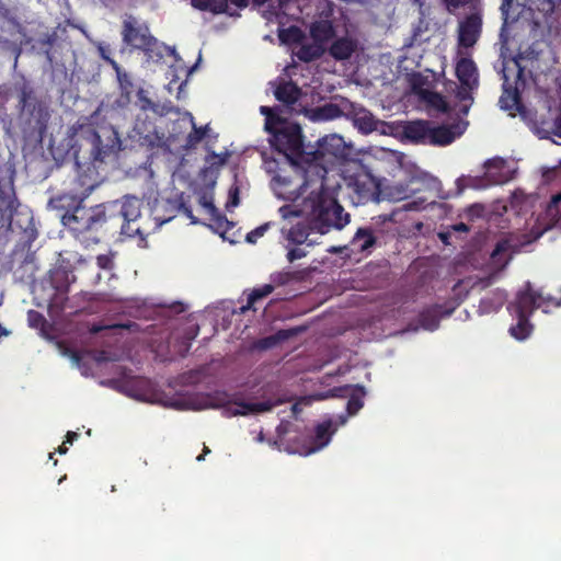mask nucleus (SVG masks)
<instances>
[{"label": "nucleus", "instance_id": "63", "mask_svg": "<svg viewBox=\"0 0 561 561\" xmlns=\"http://www.w3.org/2000/svg\"><path fill=\"white\" fill-rule=\"evenodd\" d=\"M138 327L135 322L124 323V324H115L113 328H122L127 330H133L134 328Z\"/></svg>", "mask_w": 561, "mask_h": 561}, {"label": "nucleus", "instance_id": "64", "mask_svg": "<svg viewBox=\"0 0 561 561\" xmlns=\"http://www.w3.org/2000/svg\"><path fill=\"white\" fill-rule=\"evenodd\" d=\"M210 453V449L207 447V446H204L203 448V454H201L199 456H197V461H202L204 460L205 458V455L209 454Z\"/></svg>", "mask_w": 561, "mask_h": 561}, {"label": "nucleus", "instance_id": "42", "mask_svg": "<svg viewBox=\"0 0 561 561\" xmlns=\"http://www.w3.org/2000/svg\"><path fill=\"white\" fill-rule=\"evenodd\" d=\"M271 226L272 222H265L248 232L245 237L247 242L252 244L256 243V241L265 234V232L270 229Z\"/></svg>", "mask_w": 561, "mask_h": 561}, {"label": "nucleus", "instance_id": "36", "mask_svg": "<svg viewBox=\"0 0 561 561\" xmlns=\"http://www.w3.org/2000/svg\"><path fill=\"white\" fill-rule=\"evenodd\" d=\"M501 107L504 110H516L519 113V110L526 107L522 101L517 91L507 92L506 95H502L500 98Z\"/></svg>", "mask_w": 561, "mask_h": 561}, {"label": "nucleus", "instance_id": "3", "mask_svg": "<svg viewBox=\"0 0 561 561\" xmlns=\"http://www.w3.org/2000/svg\"><path fill=\"white\" fill-rule=\"evenodd\" d=\"M121 149V139L118 133L113 128H104L102 133H93L92 147L90 150V162L82 163L79 153L76 152L77 176L73 181V187L68 195L76 201H85V198L99 186V173L96 162H103L106 157L117 152Z\"/></svg>", "mask_w": 561, "mask_h": 561}, {"label": "nucleus", "instance_id": "38", "mask_svg": "<svg viewBox=\"0 0 561 561\" xmlns=\"http://www.w3.org/2000/svg\"><path fill=\"white\" fill-rule=\"evenodd\" d=\"M271 279L273 285L275 286H284L289 284L293 280L300 279L299 272H290V271H282L271 275Z\"/></svg>", "mask_w": 561, "mask_h": 561}, {"label": "nucleus", "instance_id": "8", "mask_svg": "<svg viewBox=\"0 0 561 561\" xmlns=\"http://www.w3.org/2000/svg\"><path fill=\"white\" fill-rule=\"evenodd\" d=\"M121 34L125 45L146 53L152 51L158 42L149 27L133 15L124 19Z\"/></svg>", "mask_w": 561, "mask_h": 561}, {"label": "nucleus", "instance_id": "61", "mask_svg": "<svg viewBox=\"0 0 561 561\" xmlns=\"http://www.w3.org/2000/svg\"><path fill=\"white\" fill-rule=\"evenodd\" d=\"M453 229L455 231H460V232H468L469 231V227L466 224H463V222H459V224L454 225Z\"/></svg>", "mask_w": 561, "mask_h": 561}, {"label": "nucleus", "instance_id": "5", "mask_svg": "<svg viewBox=\"0 0 561 561\" xmlns=\"http://www.w3.org/2000/svg\"><path fill=\"white\" fill-rule=\"evenodd\" d=\"M344 180L355 205L379 201L380 184L365 165L358 163L346 170Z\"/></svg>", "mask_w": 561, "mask_h": 561}, {"label": "nucleus", "instance_id": "43", "mask_svg": "<svg viewBox=\"0 0 561 561\" xmlns=\"http://www.w3.org/2000/svg\"><path fill=\"white\" fill-rule=\"evenodd\" d=\"M27 321L30 327L34 329H43L47 323L46 318L36 310L27 312Z\"/></svg>", "mask_w": 561, "mask_h": 561}, {"label": "nucleus", "instance_id": "60", "mask_svg": "<svg viewBox=\"0 0 561 561\" xmlns=\"http://www.w3.org/2000/svg\"><path fill=\"white\" fill-rule=\"evenodd\" d=\"M79 437L78 433L76 432H68L66 435V444H72L77 438Z\"/></svg>", "mask_w": 561, "mask_h": 561}, {"label": "nucleus", "instance_id": "51", "mask_svg": "<svg viewBox=\"0 0 561 561\" xmlns=\"http://www.w3.org/2000/svg\"><path fill=\"white\" fill-rule=\"evenodd\" d=\"M306 256V252L300 248H293L287 252V260L291 263L296 260L302 259Z\"/></svg>", "mask_w": 561, "mask_h": 561}, {"label": "nucleus", "instance_id": "62", "mask_svg": "<svg viewBox=\"0 0 561 561\" xmlns=\"http://www.w3.org/2000/svg\"><path fill=\"white\" fill-rule=\"evenodd\" d=\"M397 215V211H392L390 214H385L379 216V218L382 220V222L386 221H396L394 216Z\"/></svg>", "mask_w": 561, "mask_h": 561}, {"label": "nucleus", "instance_id": "32", "mask_svg": "<svg viewBox=\"0 0 561 561\" xmlns=\"http://www.w3.org/2000/svg\"><path fill=\"white\" fill-rule=\"evenodd\" d=\"M517 319V323L510 328V333L516 340L523 341L527 339L531 331L533 324L529 322V318L527 316H514Z\"/></svg>", "mask_w": 561, "mask_h": 561}, {"label": "nucleus", "instance_id": "46", "mask_svg": "<svg viewBox=\"0 0 561 561\" xmlns=\"http://www.w3.org/2000/svg\"><path fill=\"white\" fill-rule=\"evenodd\" d=\"M96 265L101 270L111 271L114 267V254L113 253H106V254H99L96 256Z\"/></svg>", "mask_w": 561, "mask_h": 561}, {"label": "nucleus", "instance_id": "39", "mask_svg": "<svg viewBox=\"0 0 561 561\" xmlns=\"http://www.w3.org/2000/svg\"><path fill=\"white\" fill-rule=\"evenodd\" d=\"M206 131L207 126L196 127V125L193 124V130L186 137V147L194 148L206 136Z\"/></svg>", "mask_w": 561, "mask_h": 561}, {"label": "nucleus", "instance_id": "23", "mask_svg": "<svg viewBox=\"0 0 561 561\" xmlns=\"http://www.w3.org/2000/svg\"><path fill=\"white\" fill-rule=\"evenodd\" d=\"M110 66L115 70L118 80L121 89L119 103L122 105H125L130 102V95L134 88L133 81L129 75L121 68L116 60H110Z\"/></svg>", "mask_w": 561, "mask_h": 561}, {"label": "nucleus", "instance_id": "24", "mask_svg": "<svg viewBox=\"0 0 561 561\" xmlns=\"http://www.w3.org/2000/svg\"><path fill=\"white\" fill-rule=\"evenodd\" d=\"M300 94L301 91L299 87L293 81L279 83L274 91L276 100L287 105L295 104L299 100Z\"/></svg>", "mask_w": 561, "mask_h": 561}, {"label": "nucleus", "instance_id": "44", "mask_svg": "<svg viewBox=\"0 0 561 561\" xmlns=\"http://www.w3.org/2000/svg\"><path fill=\"white\" fill-rule=\"evenodd\" d=\"M137 104L142 111H151L156 106V102H153L150 98H148L147 92L144 89H139L137 91Z\"/></svg>", "mask_w": 561, "mask_h": 561}, {"label": "nucleus", "instance_id": "13", "mask_svg": "<svg viewBox=\"0 0 561 561\" xmlns=\"http://www.w3.org/2000/svg\"><path fill=\"white\" fill-rule=\"evenodd\" d=\"M335 431L336 428L333 427L331 420L318 424L313 433L306 438V444L302 446L300 454L308 456L319 451L330 443Z\"/></svg>", "mask_w": 561, "mask_h": 561}, {"label": "nucleus", "instance_id": "55", "mask_svg": "<svg viewBox=\"0 0 561 561\" xmlns=\"http://www.w3.org/2000/svg\"><path fill=\"white\" fill-rule=\"evenodd\" d=\"M183 214L191 219L192 224H198V219L193 215V211L190 207L185 206L184 204L181 205Z\"/></svg>", "mask_w": 561, "mask_h": 561}, {"label": "nucleus", "instance_id": "18", "mask_svg": "<svg viewBox=\"0 0 561 561\" xmlns=\"http://www.w3.org/2000/svg\"><path fill=\"white\" fill-rule=\"evenodd\" d=\"M352 389V393L347 401L346 410L350 415H355L363 407H364V397L366 396V390L364 386H343L335 387L331 390L332 396L334 397H345L346 392Z\"/></svg>", "mask_w": 561, "mask_h": 561}, {"label": "nucleus", "instance_id": "34", "mask_svg": "<svg viewBox=\"0 0 561 561\" xmlns=\"http://www.w3.org/2000/svg\"><path fill=\"white\" fill-rule=\"evenodd\" d=\"M208 227L214 232L225 238L228 230L233 227V222L229 221L227 217L218 210L210 215V222L208 224Z\"/></svg>", "mask_w": 561, "mask_h": 561}, {"label": "nucleus", "instance_id": "11", "mask_svg": "<svg viewBox=\"0 0 561 561\" xmlns=\"http://www.w3.org/2000/svg\"><path fill=\"white\" fill-rule=\"evenodd\" d=\"M392 133L402 141L414 145H427L430 122L423 119L405 121L392 124Z\"/></svg>", "mask_w": 561, "mask_h": 561}, {"label": "nucleus", "instance_id": "16", "mask_svg": "<svg viewBox=\"0 0 561 561\" xmlns=\"http://www.w3.org/2000/svg\"><path fill=\"white\" fill-rule=\"evenodd\" d=\"M456 77L461 83V87L469 90L478 88V69L474 61L471 58L462 57L456 64Z\"/></svg>", "mask_w": 561, "mask_h": 561}, {"label": "nucleus", "instance_id": "26", "mask_svg": "<svg viewBox=\"0 0 561 561\" xmlns=\"http://www.w3.org/2000/svg\"><path fill=\"white\" fill-rule=\"evenodd\" d=\"M311 232L314 231L311 229L310 220L306 218L289 229L287 240L295 244H302L308 240Z\"/></svg>", "mask_w": 561, "mask_h": 561}, {"label": "nucleus", "instance_id": "37", "mask_svg": "<svg viewBox=\"0 0 561 561\" xmlns=\"http://www.w3.org/2000/svg\"><path fill=\"white\" fill-rule=\"evenodd\" d=\"M148 383L149 381L146 378L133 377L124 381V387L126 388L127 394L134 398H139L137 390L144 389Z\"/></svg>", "mask_w": 561, "mask_h": 561}, {"label": "nucleus", "instance_id": "12", "mask_svg": "<svg viewBox=\"0 0 561 561\" xmlns=\"http://www.w3.org/2000/svg\"><path fill=\"white\" fill-rule=\"evenodd\" d=\"M538 298H542V294L534 290L530 282H526L523 289L518 290L514 301L510 302L507 310L512 316L530 317L536 309H539Z\"/></svg>", "mask_w": 561, "mask_h": 561}, {"label": "nucleus", "instance_id": "15", "mask_svg": "<svg viewBox=\"0 0 561 561\" xmlns=\"http://www.w3.org/2000/svg\"><path fill=\"white\" fill-rule=\"evenodd\" d=\"M134 137L137 141L149 149L159 147L163 136H161L152 122H142L137 119L134 126Z\"/></svg>", "mask_w": 561, "mask_h": 561}, {"label": "nucleus", "instance_id": "52", "mask_svg": "<svg viewBox=\"0 0 561 561\" xmlns=\"http://www.w3.org/2000/svg\"><path fill=\"white\" fill-rule=\"evenodd\" d=\"M471 0H444L447 9L451 12L456 9L467 5Z\"/></svg>", "mask_w": 561, "mask_h": 561}, {"label": "nucleus", "instance_id": "22", "mask_svg": "<svg viewBox=\"0 0 561 561\" xmlns=\"http://www.w3.org/2000/svg\"><path fill=\"white\" fill-rule=\"evenodd\" d=\"M357 48V42L348 36H343L335 39L329 47V54L335 60H346Z\"/></svg>", "mask_w": 561, "mask_h": 561}, {"label": "nucleus", "instance_id": "48", "mask_svg": "<svg viewBox=\"0 0 561 561\" xmlns=\"http://www.w3.org/2000/svg\"><path fill=\"white\" fill-rule=\"evenodd\" d=\"M173 105H172V102H167V103H163V104H160V103H157L154 108H153V113L159 115V116H165L168 114H170L172 111H173Z\"/></svg>", "mask_w": 561, "mask_h": 561}, {"label": "nucleus", "instance_id": "10", "mask_svg": "<svg viewBox=\"0 0 561 561\" xmlns=\"http://www.w3.org/2000/svg\"><path fill=\"white\" fill-rule=\"evenodd\" d=\"M519 115L541 138H548L553 133L560 131L556 122H553V108L550 106L543 113L523 107L519 110Z\"/></svg>", "mask_w": 561, "mask_h": 561}, {"label": "nucleus", "instance_id": "25", "mask_svg": "<svg viewBox=\"0 0 561 561\" xmlns=\"http://www.w3.org/2000/svg\"><path fill=\"white\" fill-rule=\"evenodd\" d=\"M325 51V47L312 41L310 44H305L304 42L299 44L298 49L294 50V55L302 62H311L320 59Z\"/></svg>", "mask_w": 561, "mask_h": 561}, {"label": "nucleus", "instance_id": "49", "mask_svg": "<svg viewBox=\"0 0 561 561\" xmlns=\"http://www.w3.org/2000/svg\"><path fill=\"white\" fill-rule=\"evenodd\" d=\"M466 213L471 219L482 217L484 213V206L481 204L470 205Z\"/></svg>", "mask_w": 561, "mask_h": 561}, {"label": "nucleus", "instance_id": "6", "mask_svg": "<svg viewBox=\"0 0 561 561\" xmlns=\"http://www.w3.org/2000/svg\"><path fill=\"white\" fill-rule=\"evenodd\" d=\"M346 156V147L343 137L332 134L318 140L314 151L307 152L305 162L310 167H319L321 176L328 173L330 167Z\"/></svg>", "mask_w": 561, "mask_h": 561}, {"label": "nucleus", "instance_id": "54", "mask_svg": "<svg viewBox=\"0 0 561 561\" xmlns=\"http://www.w3.org/2000/svg\"><path fill=\"white\" fill-rule=\"evenodd\" d=\"M553 122L559 127V133H553V135L561 137V110L559 107H553Z\"/></svg>", "mask_w": 561, "mask_h": 561}, {"label": "nucleus", "instance_id": "31", "mask_svg": "<svg viewBox=\"0 0 561 561\" xmlns=\"http://www.w3.org/2000/svg\"><path fill=\"white\" fill-rule=\"evenodd\" d=\"M375 243L376 237L370 228H358L352 240V244L360 251L368 250L374 247Z\"/></svg>", "mask_w": 561, "mask_h": 561}, {"label": "nucleus", "instance_id": "33", "mask_svg": "<svg viewBox=\"0 0 561 561\" xmlns=\"http://www.w3.org/2000/svg\"><path fill=\"white\" fill-rule=\"evenodd\" d=\"M193 8L209 11L213 14L227 13L226 0H191Z\"/></svg>", "mask_w": 561, "mask_h": 561}, {"label": "nucleus", "instance_id": "30", "mask_svg": "<svg viewBox=\"0 0 561 561\" xmlns=\"http://www.w3.org/2000/svg\"><path fill=\"white\" fill-rule=\"evenodd\" d=\"M274 291L273 284H265L262 287L254 288L248 296V301L245 306L240 308V313H244L248 310H255V302L267 297L270 294Z\"/></svg>", "mask_w": 561, "mask_h": 561}, {"label": "nucleus", "instance_id": "41", "mask_svg": "<svg viewBox=\"0 0 561 561\" xmlns=\"http://www.w3.org/2000/svg\"><path fill=\"white\" fill-rule=\"evenodd\" d=\"M260 112L265 115V129L272 130V127L280 123L283 119L273 113V110L267 106H261Z\"/></svg>", "mask_w": 561, "mask_h": 561}, {"label": "nucleus", "instance_id": "59", "mask_svg": "<svg viewBox=\"0 0 561 561\" xmlns=\"http://www.w3.org/2000/svg\"><path fill=\"white\" fill-rule=\"evenodd\" d=\"M99 51H100V55L102 57L103 60H105L108 65H110V60H114L113 58L110 57L108 53L110 50L105 47H99Z\"/></svg>", "mask_w": 561, "mask_h": 561}, {"label": "nucleus", "instance_id": "45", "mask_svg": "<svg viewBox=\"0 0 561 561\" xmlns=\"http://www.w3.org/2000/svg\"><path fill=\"white\" fill-rule=\"evenodd\" d=\"M538 304H542V306H539V309L547 312L549 308H557L561 306V297L557 298L551 295H542V298H538Z\"/></svg>", "mask_w": 561, "mask_h": 561}, {"label": "nucleus", "instance_id": "19", "mask_svg": "<svg viewBox=\"0 0 561 561\" xmlns=\"http://www.w3.org/2000/svg\"><path fill=\"white\" fill-rule=\"evenodd\" d=\"M347 115L352 117L354 125L365 134L371 133L377 128V121L374 115L363 106L350 103Z\"/></svg>", "mask_w": 561, "mask_h": 561}, {"label": "nucleus", "instance_id": "28", "mask_svg": "<svg viewBox=\"0 0 561 561\" xmlns=\"http://www.w3.org/2000/svg\"><path fill=\"white\" fill-rule=\"evenodd\" d=\"M274 181L279 187L278 195L284 199L296 201L302 194L300 192L302 185H297L294 188H290L291 180L288 176L276 175Z\"/></svg>", "mask_w": 561, "mask_h": 561}, {"label": "nucleus", "instance_id": "29", "mask_svg": "<svg viewBox=\"0 0 561 561\" xmlns=\"http://www.w3.org/2000/svg\"><path fill=\"white\" fill-rule=\"evenodd\" d=\"M278 38L280 43L286 45H299L305 41L306 35L300 27L291 25L287 28L278 30Z\"/></svg>", "mask_w": 561, "mask_h": 561}, {"label": "nucleus", "instance_id": "14", "mask_svg": "<svg viewBox=\"0 0 561 561\" xmlns=\"http://www.w3.org/2000/svg\"><path fill=\"white\" fill-rule=\"evenodd\" d=\"M482 32V18L479 13H471L459 23L458 45L470 48L479 41Z\"/></svg>", "mask_w": 561, "mask_h": 561}, {"label": "nucleus", "instance_id": "47", "mask_svg": "<svg viewBox=\"0 0 561 561\" xmlns=\"http://www.w3.org/2000/svg\"><path fill=\"white\" fill-rule=\"evenodd\" d=\"M249 412H265L272 409V404L270 402H256V403H241Z\"/></svg>", "mask_w": 561, "mask_h": 561}, {"label": "nucleus", "instance_id": "1", "mask_svg": "<svg viewBox=\"0 0 561 561\" xmlns=\"http://www.w3.org/2000/svg\"><path fill=\"white\" fill-rule=\"evenodd\" d=\"M84 201H76L68 195H57L49 199L48 205L59 211L60 220L69 233L84 247L98 244L106 234L117 232L124 216L119 201L106 202L91 207ZM135 208L126 216H135Z\"/></svg>", "mask_w": 561, "mask_h": 561}, {"label": "nucleus", "instance_id": "17", "mask_svg": "<svg viewBox=\"0 0 561 561\" xmlns=\"http://www.w3.org/2000/svg\"><path fill=\"white\" fill-rule=\"evenodd\" d=\"M455 307H447L445 305L431 306L419 314V322L422 328L434 331L438 328L439 321L443 317H449Z\"/></svg>", "mask_w": 561, "mask_h": 561}, {"label": "nucleus", "instance_id": "53", "mask_svg": "<svg viewBox=\"0 0 561 561\" xmlns=\"http://www.w3.org/2000/svg\"><path fill=\"white\" fill-rule=\"evenodd\" d=\"M552 220H553V224L552 226L557 229H560L561 230V206L560 208L558 209H554L553 214H548Z\"/></svg>", "mask_w": 561, "mask_h": 561}, {"label": "nucleus", "instance_id": "2", "mask_svg": "<svg viewBox=\"0 0 561 561\" xmlns=\"http://www.w3.org/2000/svg\"><path fill=\"white\" fill-rule=\"evenodd\" d=\"M283 218L289 216H299L300 213L310 220L311 229L320 234H325L332 229L342 230L351 219L343 206L337 202L334 194L324 187L323 183L318 192H311L304 199L300 211L293 210L290 206L285 205L279 208Z\"/></svg>", "mask_w": 561, "mask_h": 561}, {"label": "nucleus", "instance_id": "35", "mask_svg": "<svg viewBox=\"0 0 561 561\" xmlns=\"http://www.w3.org/2000/svg\"><path fill=\"white\" fill-rule=\"evenodd\" d=\"M316 115L322 121H332L343 115L342 108L334 103H327L317 108Z\"/></svg>", "mask_w": 561, "mask_h": 561}, {"label": "nucleus", "instance_id": "57", "mask_svg": "<svg viewBox=\"0 0 561 561\" xmlns=\"http://www.w3.org/2000/svg\"><path fill=\"white\" fill-rule=\"evenodd\" d=\"M202 205L204 206V208L208 211L209 215L218 211V209L216 208V206L213 204V202L210 201H207L206 198H203L202 201Z\"/></svg>", "mask_w": 561, "mask_h": 561}, {"label": "nucleus", "instance_id": "7", "mask_svg": "<svg viewBox=\"0 0 561 561\" xmlns=\"http://www.w3.org/2000/svg\"><path fill=\"white\" fill-rule=\"evenodd\" d=\"M484 174L483 176H461L457 180V186L459 192H462L467 187L483 188L489 185L503 184L508 181L506 168L507 162L505 159L495 157L489 159L483 164Z\"/></svg>", "mask_w": 561, "mask_h": 561}, {"label": "nucleus", "instance_id": "27", "mask_svg": "<svg viewBox=\"0 0 561 561\" xmlns=\"http://www.w3.org/2000/svg\"><path fill=\"white\" fill-rule=\"evenodd\" d=\"M291 336V332L288 330H279L275 334L262 337L256 340L253 343V348L259 351H266L275 347L280 342L289 339Z\"/></svg>", "mask_w": 561, "mask_h": 561}, {"label": "nucleus", "instance_id": "4", "mask_svg": "<svg viewBox=\"0 0 561 561\" xmlns=\"http://www.w3.org/2000/svg\"><path fill=\"white\" fill-rule=\"evenodd\" d=\"M267 133L272 135L271 144L278 153L294 163L298 160L305 162L307 152L304 150L302 130L298 124L283 119Z\"/></svg>", "mask_w": 561, "mask_h": 561}, {"label": "nucleus", "instance_id": "50", "mask_svg": "<svg viewBox=\"0 0 561 561\" xmlns=\"http://www.w3.org/2000/svg\"><path fill=\"white\" fill-rule=\"evenodd\" d=\"M424 203H425L424 199L412 201V202L404 204L402 206V209L407 210V211H417V210H421L424 208Z\"/></svg>", "mask_w": 561, "mask_h": 561}, {"label": "nucleus", "instance_id": "9", "mask_svg": "<svg viewBox=\"0 0 561 561\" xmlns=\"http://www.w3.org/2000/svg\"><path fill=\"white\" fill-rule=\"evenodd\" d=\"M119 204L124 207V213H129L131 208H135V216L129 217L124 214L117 231L128 238L139 237L141 240H145L149 232L139 222L141 220L139 199L136 197H125L123 201H119Z\"/></svg>", "mask_w": 561, "mask_h": 561}, {"label": "nucleus", "instance_id": "21", "mask_svg": "<svg viewBox=\"0 0 561 561\" xmlns=\"http://www.w3.org/2000/svg\"><path fill=\"white\" fill-rule=\"evenodd\" d=\"M457 125L446 126L440 125L432 127L430 125L427 145L433 146H447L450 145L461 131H456Z\"/></svg>", "mask_w": 561, "mask_h": 561}, {"label": "nucleus", "instance_id": "40", "mask_svg": "<svg viewBox=\"0 0 561 561\" xmlns=\"http://www.w3.org/2000/svg\"><path fill=\"white\" fill-rule=\"evenodd\" d=\"M428 103L431 104V106L435 107L437 111L444 114H447L450 111V106L445 96L437 92L431 94Z\"/></svg>", "mask_w": 561, "mask_h": 561}, {"label": "nucleus", "instance_id": "56", "mask_svg": "<svg viewBox=\"0 0 561 561\" xmlns=\"http://www.w3.org/2000/svg\"><path fill=\"white\" fill-rule=\"evenodd\" d=\"M470 91H471V90H469V89H467V88H463V87H462V89H461L460 91H458V93H457V98H458L460 101L472 100V96H471V94H470Z\"/></svg>", "mask_w": 561, "mask_h": 561}, {"label": "nucleus", "instance_id": "20", "mask_svg": "<svg viewBox=\"0 0 561 561\" xmlns=\"http://www.w3.org/2000/svg\"><path fill=\"white\" fill-rule=\"evenodd\" d=\"M335 27L330 20H318L310 24L309 34L312 41L327 48L330 41L335 37Z\"/></svg>", "mask_w": 561, "mask_h": 561}, {"label": "nucleus", "instance_id": "58", "mask_svg": "<svg viewBox=\"0 0 561 561\" xmlns=\"http://www.w3.org/2000/svg\"><path fill=\"white\" fill-rule=\"evenodd\" d=\"M228 2L232 3L233 5L242 9L248 7L249 0H226V5L228 7Z\"/></svg>", "mask_w": 561, "mask_h": 561}]
</instances>
